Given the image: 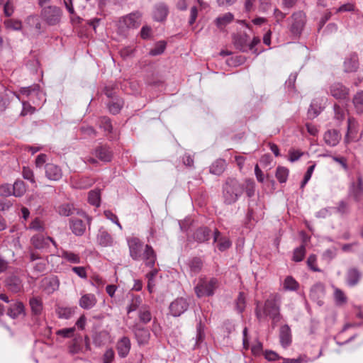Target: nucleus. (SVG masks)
Returning a JSON list of instances; mask_svg holds the SVG:
<instances>
[{
    "mask_svg": "<svg viewBox=\"0 0 363 363\" xmlns=\"http://www.w3.org/2000/svg\"><path fill=\"white\" fill-rule=\"evenodd\" d=\"M153 19L158 22H162L166 20L169 13V8L166 4L160 2L156 4L153 9Z\"/></svg>",
    "mask_w": 363,
    "mask_h": 363,
    "instance_id": "obj_22",
    "label": "nucleus"
},
{
    "mask_svg": "<svg viewBox=\"0 0 363 363\" xmlns=\"http://www.w3.org/2000/svg\"><path fill=\"white\" fill-rule=\"evenodd\" d=\"M91 154L104 163L111 162L113 157V150L108 144L99 143L91 150Z\"/></svg>",
    "mask_w": 363,
    "mask_h": 363,
    "instance_id": "obj_7",
    "label": "nucleus"
},
{
    "mask_svg": "<svg viewBox=\"0 0 363 363\" xmlns=\"http://www.w3.org/2000/svg\"><path fill=\"white\" fill-rule=\"evenodd\" d=\"M189 307V301L185 298L179 297L169 304V311L173 317H179L188 310Z\"/></svg>",
    "mask_w": 363,
    "mask_h": 363,
    "instance_id": "obj_9",
    "label": "nucleus"
},
{
    "mask_svg": "<svg viewBox=\"0 0 363 363\" xmlns=\"http://www.w3.org/2000/svg\"><path fill=\"white\" fill-rule=\"evenodd\" d=\"M289 174L288 168L283 166H278L276 169L275 177L279 183H286Z\"/></svg>",
    "mask_w": 363,
    "mask_h": 363,
    "instance_id": "obj_49",
    "label": "nucleus"
},
{
    "mask_svg": "<svg viewBox=\"0 0 363 363\" xmlns=\"http://www.w3.org/2000/svg\"><path fill=\"white\" fill-rule=\"evenodd\" d=\"M60 252L61 254L59 256L69 263L79 264L81 262V257L78 253L64 249H61Z\"/></svg>",
    "mask_w": 363,
    "mask_h": 363,
    "instance_id": "obj_37",
    "label": "nucleus"
},
{
    "mask_svg": "<svg viewBox=\"0 0 363 363\" xmlns=\"http://www.w3.org/2000/svg\"><path fill=\"white\" fill-rule=\"evenodd\" d=\"M329 94L337 100H347L350 89L342 83L335 82L329 86Z\"/></svg>",
    "mask_w": 363,
    "mask_h": 363,
    "instance_id": "obj_10",
    "label": "nucleus"
},
{
    "mask_svg": "<svg viewBox=\"0 0 363 363\" xmlns=\"http://www.w3.org/2000/svg\"><path fill=\"white\" fill-rule=\"evenodd\" d=\"M96 238L98 243L102 247L111 246L113 242L112 236L104 228L99 230Z\"/></svg>",
    "mask_w": 363,
    "mask_h": 363,
    "instance_id": "obj_32",
    "label": "nucleus"
},
{
    "mask_svg": "<svg viewBox=\"0 0 363 363\" xmlns=\"http://www.w3.org/2000/svg\"><path fill=\"white\" fill-rule=\"evenodd\" d=\"M167 43L165 41L161 40L157 42L155 47L150 50L149 54L151 56H157L162 54L166 49Z\"/></svg>",
    "mask_w": 363,
    "mask_h": 363,
    "instance_id": "obj_56",
    "label": "nucleus"
},
{
    "mask_svg": "<svg viewBox=\"0 0 363 363\" xmlns=\"http://www.w3.org/2000/svg\"><path fill=\"white\" fill-rule=\"evenodd\" d=\"M45 177L51 181H59L62 177L61 167L53 163H47L45 165Z\"/></svg>",
    "mask_w": 363,
    "mask_h": 363,
    "instance_id": "obj_17",
    "label": "nucleus"
},
{
    "mask_svg": "<svg viewBox=\"0 0 363 363\" xmlns=\"http://www.w3.org/2000/svg\"><path fill=\"white\" fill-rule=\"evenodd\" d=\"M362 274L357 267H350L345 274L346 284L350 287L357 286L362 279Z\"/></svg>",
    "mask_w": 363,
    "mask_h": 363,
    "instance_id": "obj_16",
    "label": "nucleus"
},
{
    "mask_svg": "<svg viewBox=\"0 0 363 363\" xmlns=\"http://www.w3.org/2000/svg\"><path fill=\"white\" fill-rule=\"evenodd\" d=\"M20 93L26 96H30L33 93H38L40 91V86L38 84H33L32 86L21 87L19 90Z\"/></svg>",
    "mask_w": 363,
    "mask_h": 363,
    "instance_id": "obj_61",
    "label": "nucleus"
},
{
    "mask_svg": "<svg viewBox=\"0 0 363 363\" xmlns=\"http://www.w3.org/2000/svg\"><path fill=\"white\" fill-rule=\"evenodd\" d=\"M348 197H351L356 202H359L363 196V179L358 174L357 183L352 182L348 188Z\"/></svg>",
    "mask_w": 363,
    "mask_h": 363,
    "instance_id": "obj_11",
    "label": "nucleus"
},
{
    "mask_svg": "<svg viewBox=\"0 0 363 363\" xmlns=\"http://www.w3.org/2000/svg\"><path fill=\"white\" fill-rule=\"evenodd\" d=\"M29 306L31 310V314L34 318H38L42 313L43 310V301L40 297L33 296L29 300Z\"/></svg>",
    "mask_w": 363,
    "mask_h": 363,
    "instance_id": "obj_26",
    "label": "nucleus"
},
{
    "mask_svg": "<svg viewBox=\"0 0 363 363\" xmlns=\"http://www.w3.org/2000/svg\"><path fill=\"white\" fill-rule=\"evenodd\" d=\"M74 311L68 307H60L57 310V315L60 318L69 319L73 315Z\"/></svg>",
    "mask_w": 363,
    "mask_h": 363,
    "instance_id": "obj_59",
    "label": "nucleus"
},
{
    "mask_svg": "<svg viewBox=\"0 0 363 363\" xmlns=\"http://www.w3.org/2000/svg\"><path fill=\"white\" fill-rule=\"evenodd\" d=\"M82 338L81 336L74 337L68 346L69 352L72 354L79 353L82 349Z\"/></svg>",
    "mask_w": 363,
    "mask_h": 363,
    "instance_id": "obj_50",
    "label": "nucleus"
},
{
    "mask_svg": "<svg viewBox=\"0 0 363 363\" xmlns=\"http://www.w3.org/2000/svg\"><path fill=\"white\" fill-rule=\"evenodd\" d=\"M249 41L250 36L247 33L237 34L233 37V43L235 48L242 52L250 51Z\"/></svg>",
    "mask_w": 363,
    "mask_h": 363,
    "instance_id": "obj_21",
    "label": "nucleus"
},
{
    "mask_svg": "<svg viewBox=\"0 0 363 363\" xmlns=\"http://www.w3.org/2000/svg\"><path fill=\"white\" fill-rule=\"evenodd\" d=\"M5 286L7 289L14 294L21 291L23 284L21 279L17 275H11L5 279Z\"/></svg>",
    "mask_w": 363,
    "mask_h": 363,
    "instance_id": "obj_15",
    "label": "nucleus"
},
{
    "mask_svg": "<svg viewBox=\"0 0 363 363\" xmlns=\"http://www.w3.org/2000/svg\"><path fill=\"white\" fill-rule=\"evenodd\" d=\"M211 235V230L207 226H201L197 228L192 235V238L198 243H204L208 242Z\"/></svg>",
    "mask_w": 363,
    "mask_h": 363,
    "instance_id": "obj_20",
    "label": "nucleus"
},
{
    "mask_svg": "<svg viewBox=\"0 0 363 363\" xmlns=\"http://www.w3.org/2000/svg\"><path fill=\"white\" fill-rule=\"evenodd\" d=\"M116 348L119 357H126L128 355L131 348V342L130 338L127 336H123L118 339L116 345Z\"/></svg>",
    "mask_w": 363,
    "mask_h": 363,
    "instance_id": "obj_19",
    "label": "nucleus"
},
{
    "mask_svg": "<svg viewBox=\"0 0 363 363\" xmlns=\"http://www.w3.org/2000/svg\"><path fill=\"white\" fill-rule=\"evenodd\" d=\"M77 211L72 203H62L58 206L57 212L60 216H69Z\"/></svg>",
    "mask_w": 363,
    "mask_h": 363,
    "instance_id": "obj_47",
    "label": "nucleus"
},
{
    "mask_svg": "<svg viewBox=\"0 0 363 363\" xmlns=\"http://www.w3.org/2000/svg\"><path fill=\"white\" fill-rule=\"evenodd\" d=\"M99 127L105 132L108 140L111 141L115 139L113 136V128L111 119L108 116H101L98 119Z\"/></svg>",
    "mask_w": 363,
    "mask_h": 363,
    "instance_id": "obj_18",
    "label": "nucleus"
},
{
    "mask_svg": "<svg viewBox=\"0 0 363 363\" xmlns=\"http://www.w3.org/2000/svg\"><path fill=\"white\" fill-rule=\"evenodd\" d=\"M325 285L321 282L315 283L310 290V298L313 301L319 302V299L325 295Z\"/></svg>",
    "mask_w": 363,
    "mask_h": 363,
    "instance_id": "obj_35",
    "label": "nucleus"
},
{
    "mask_svg": "<svg viewBox=\"0 0 363 363\" xmlns=\"http://www.w3.org/2000/svg\"><path fill=\"white\" fill-rule=\"evenodd\" d=\"M279 339L281 346L284 348L289 347L291 343V332L288 325L280 328Z\"/></svg>",
    "mask_w": 363,
    "mask_h": 363,
    "instance_id": "obj_30",
    "label": "nucleus"
},
{
    "mask_svg": "<svg viewBox=\"0 0 363 363\" xmlns=\"http://www.w3.org/2000/svg\"><path fill=\"white\" fill-rule=\"evenodd\" d=\"M135 335L139 345L145 344L150 339V334L149 330L145 328H136Z\"/></svg>",
    "mask_w": 363,
    "mask_h": 363,
    "instance_id": "obj_41",
    "label": "nucleus"
},
{
    "mask_svg": "<svg viewBox=\"0 0 363 363\" xmlns=\"http://www.w3.org/2000/svg\"><path fill=\"white\" fill-rule=\"evenodd\" d=\"M109 338V333L102 330L100 331H95L92 334L93 343L97 347L104 345Z\"/></svg>",
    "mask_w": 363,
    "mask_h": 363,
    "instance_id": "obj_33",
    "label": "nucleus"
},
{
    "mask_svg": "<svg viewBox=\"0 0 363 363\" xmlns=\"http://www.w3.org/2000/svg\"><path fill=\"white\" fill-rule=\"evenodd\" d=\"M218 286L219 281L217 278L211 277L209 279H201L198 284L195 286L194 290L199 298L212 296Z\"/></svg>",
    "mask_w": 363,
    "mask_h": 363,
    "instance_id": "obj_6",
    "label": "nucleus"
},
{
    "mask_svg": "<svg viewBox=\"0 0 363 363\" xmlns=\"http://www.w3.org/2000/svg\"><path fill=\"white\" fill-rule=\"evenodd\" d=\"M255 184L253 179H248L245 180V184L244 185V190L248 197H252L255 194Z\"/></svg>",
    "mask_w": 363,
    "mask_h": 363,
    "instance_id": "obj_64",
    "label": "nucleus"
},
{
    "mask_svg": "<svg viewBox=\"0 0 363 363\" xmlns=\"http://www.w3.org/2000/svg\"><path fill=\"white\" fill-rule=\"evenodd\" d=\"M245 296L243 292H240L235 300V308L239 313H242L245 308Z\"/></svg>",
    "mask_w": 363,
    "mask_h": 363,
    "instance_id": "obj_58",
    "label": "nucleus"
},
{
    "mask_svg": "<svg viewBox=\"0 0 363 363\" xmlns=\"http://www.w3.org/2000/svg\"><path fill=\"white\" fill-rule=\"evenodd\" d=\"M130 257L135 261L141 260L142 253L145 249L144 243L136 237L128 239Z\"/></svg>",
    "mask_w": 363,
    "mask_h": 363,
    "instance_id": "obj_8",
    "label": "nucleus"
},
{
    "mask_svg": "<svg viewBox=\"0 0 363 363\" xmlns=\"http://www.w3.org/2000/svg\"><path fill=\"white\" fill-rule=\"evenodd\" d=\"M4 26L6 28L11 29L13 30H21L22 29V22L20 20L9 18L5 20L4 22Z\"/></svg>",
    "mask_w": 363,
    "mask_h": 363,
    "instance_id": "obj_55",
    "label": "nucleus"
},
{
    "mask_svg": "<svg viewBox=\"0 0 363 363\" xmlns=\"http://www.w3.org/2000/svg\"><path fill=\"white\" fill-rule=\"evenodd\" d=\"M244 191V184L236 179L228 178L223 186V198L224 203L231 205L235 203Z\"/></svg>",
    "mask_w": 363,
    "mask_h": 363,
    "instance_id": "obj_2",
    "label": "nucleus"
},
{
    "mask_svg": "<svg viewBox=\"0 0 363 363\" xmlns=\"http://www.w3.org/2000/svg\"><path fill=\"white\" fill-rule=\"evenodd\" d=\"M50 236H45L42 233H37L30 238V243L36 250L50 252L49 250Z\"/></svg>",
    "mask_w": 363,
    "mask_h": 363,
    "instance_id": "obj_13",
    "label": "nucleus"
},
{
    "mask_svg": "<svg viewBox=\"0 0 363 363\" xmlns=\"http://www.w3.org/2000/svg\"><path fill=\"white\" fill-rule=\"evenodd\" d=\"M6 314L13 319L18 318L20 315H25V306L21 301L11 304L7 310Z\"/></svg>",
    "mask_w": 363,
    "mask_h": 363,
    "instance_id": "obj_28",
    "label": "nucleus"
},
{
    "mask_svg": "<svg viewBox=\"0 0 363 363\" xmlns=\"http://www.w3.org/2000/svg\"><path fill=\"white\" fill-rule=\"evenodd\" d=\"M89 203L96 207H99L101 204V191L99 189L91 190L88 195Z\"/></svg>",
    "mask_w": 363,
    "mask_h": 363,
    "instance_id": "obj_52",
    "label": "nucleus"
},
{
    "mask_svg": "<svg viewBox=\"0 0 363 363\" xmlns=\"http://www.w3.org/2000/svg\"><path fill=\"white\" fill-rule=\"evenodd\" d=\"M352 103L357 114L363 113V91H357L353 96Z\"/></svg>",
    "mask_w": 363,
    "mask_h": 363,
    "instance_id": "obj_45",
    "label": "nucleus"
},
{
    "mask_svg": "<svg viewBox=\"0 0 363 363\" xmlns=\"http://www.w3.org/2000/svg\"><path fill=\"white\" fill-rule=\"evenodd\" d=\"M220 235V232L216 228L213 231V242L218 243L217 248L219 251L225 252L231 247L232 242L228 238Z\"/></svg>",
    "mask_w": 363,
    "mask_h": 363,
    "instance_id": "obj_23",
    "label": "nucleus"
},
{
    "mask_svg": "<svg viewBox=\"0 0 363 363\" xmlns=\"http://www.w3.org/2000/svg\"><path fill=\"white\" fill-rule=\"evenodd\" d=\"M13 196L15 197H21L26 191V184L23 181L17 179L12 185Z\"/></svg>",
    "mask_w": 363,
    "mask_h": 363,
    "instance_id": "obj_46",
    "label": "nucleus"
},
{
    "mask_svg": "<svg viewBox=\"0 0 363 363\" xmlns=\"http://www.w3.org/2000/svg\"><path fill=\"white\" fill-rule=\"evenodd\" d=\"M226 162L223 159L216 160L210 167V172L215 175H220L224 172Z\"/></svg>",
    "mask_w": 363,
    "mask_h": 363,
    "instance_id": "obj_43",
    "label": "nucleus"
},
{
    "mask_svg": "<svg viewBox=\"0 0 363 363\" xmlns=\"http://www.w3.org/2000/svg\"><path fill=\"white\" fill-rule=\"evenodd\" d=\"M297 78V73H291L288 79L285 82V86L289 91L294 92L296 91L295 83Z\"/></svg>",
    "mask_w": 363,
    "mask_h": 363,
    "instance_id": "obj_62",
    "label": "nucleus"
},
{
    "mask_svg": "<svg viewBox=\"0 0 363 363\" xmlns=\"http://www.w3.org/2000/svg\"><path fill=\"white\" fill-rule=\"evenodd\" d=\"M233 18L234 16L233 13L228 12L221 16L218 17L215 22L218 28H222L223 27L231 23L233 20Z\"/></svg>",
    "mask_w": 363,
    "mask_h": 363,
    "instance_id": "obj_51",
    "label": "nucleus"
},
{
    "mask_svg": "<svg viewBox=\"0 0 363 363\" xmlns=\"http://www.w3.org/2000/svg\"><path fill=\"white\" fill-rule=\"evenodd\" d=\"M22 176L24 179L29 181L31 184H34L36 186V182L34 177L33 171L28 167H23L22 169Z\"/></svg>",
    "mask_w": 363,
    "mask_h": 363,
    "instance_id": "obj_60",
    "label": "nucleus"
},
{
    "mask_svg": "<svg viewBox=\"0 0 363 363\" xmlns=\"http://www.w3.org/2000/svg\"><path fill=\"white\" fill-rule=\"evenodd\" d=\"M343 71L345 73L356 72L359 67V57L356 52H351L345 58Z\"/></svg>",
    "mask_w": 363,
    "mask_h": 363,
    "instance_id": "obj_12",
    "label": "nucleus"
},
{
    "mask_svg": "<svg viewBox=\"0 0 363 363\" xmlns=\"http://www.w3.org/2000/svg\"><path fill=\"white\" fill-rule=\"evenodd\" d=\"M69 227L72 233L77 236H82L86 230V225L84 221L79 218H71L69 220Z\"/></svg>",
    "mask_w": 363,
    "mask_h": 363,
    "instance_id": "obj_34",
    "label": "nucleus"
},
{
    "mask_svg": "<svg viewBox=\"0 0 363 363\" xmlns=\"http://www.w3.org/2000/svg\"><path fill=\"white\" fill-rule=\"evenodd\" d=\"M11 96H16L20 100L19 96L11 91H5L0 93V112H3L7 108L10 104Z\"/></svg>",
    "mask_w": 363,
    "mask_h": 363,
    "instance_id": "obj_36",
    "label": "nucleus"
},
{
    "mask_svg": "<svg viewBox=\"0 0 363 363\" xmlns=\"http://www.w3.org/2000/svg\"><path fill=\"white\" fill-rule=\"evenodd\" d=\"M281 296L277 293L271 294L265 300L263 306H261L260 302L256 303L255 309V316L259 321L264 318H269L272 320V325L274 327L280 322L282 316L280 313Z\"/></svg>",
    "mask_w": 363,
    "mask_h": 363,
    "instance_id": "obj_1",
    "label": "nucleus"
},
{
    "mask_svg": "<svg viewBox=\"0 0 363 363\" xmlns=\"http://www.w3.org/2000/svg\"><path fill=\"white\" fill-rule=\"evenodd\" d=\"M322 110L323 108L319 101L313 99L311 101L307 112L308 118L310 119L316 118L321 113Z\"/></svg>",
    "mask_w": 363,
    "mask_h": 363,
    "instance_id": "obj_39",
    "label": "nucleus"
},
{
    "mask_svg": "<svg viewBox=\"0 0 363 363\" xmlns=\"http://www.w3.org/2000/svg\"><path fill=\"white\" fill-rule=\"evenodd\" d=\"M289 21H291L289 26L291 35L294 39L299 38L306 23V13L302 11L294 12Z\"/></svg>",
    "mask_w": 363,
    "mask_h": 363,
    "instance_id": "obj_4",
    "label": "nucleus"
},
{
    "mask_svg": "<svg viewBox=\"0 0 363 363\" xmlns=\"http://www.w3.org/2000/svg\"><path fill=\"white\" fill-rule=\"evenodd\" d=\"M145 81L147 85L152 87H160L164 84V81L158 73H152L147 75Z\"/></svg>",
    "mask_w": 363,
    "mask_h": 363,
    "instance_id": "obj_40",
    "label": "nucleus"
},
{
    "mask_svg": "<svg viewBox=\"0 0 363 363\" xmlns=\"http://www.w3.org/2000/svg\"><path fill=\"white\" fill-rule=\"evenodd\" d=\"M27 230H34L39 233H42L45 230V223L40 218L36 217L30 222Z\"/></svg>",
    "mask_w": 363,
    "mask_h": 363,
    "instance_id": "obj_48",
    "label": "nucleus"
},
{
    "mask_svg": "<svg viewBox=\"0 0 363 363\" xmlns=\"http://www.w3.org/2000/svg\"><path fill=\"white\" fill-rule=\"evenodd\" d=\"M95 182L94 179L89 176H82L77 179L74 184L77 188L85 189L91 187Z\"/></svg>",
    "mask_w": 363,
    "mask_h": 363,
    "instance_id": "obj_42",
    "label": "nucleus"
},
{
    "mask_svg": "<svg viewBox=\"0 0 363 363\" xmlns=\"http://www.w3.org/2000/svg\"><path fill=\"white\" fill-rule=\"evenodd\" d=\"M141 260L145 265L149 268H153L157 261V255L152 247L150 245H145V249L142 253Z\"/></svg>",
    "mask_w": 363,
    "mask_h": 363,
    "instance_id": "obj_14",
    "label": "nucleus"
},
{
    "mask_svg": "<svg viewBox=\"0 0 363 363\" xmlns=\"http://www.w3.org/2000/svg\"><path fill=\"white\" fill-rule=\"evenodd\" d=\"M97 303L96 297L93 294H86L79 300V306L84 310L92 308Z\"/></svg>",
    "mask_w": 363,
    "mask_h": 363,
    "instance_id": "obj_27",
    "label": "nucleus"
},
{
    "mask_svg": "<svg viewBox=\"0 0 363 363\" xmlns=\"http://www.w3.org/2000/svg\"><path fill=\"white\" fill-rule=\"evenodd\" d=\"M306 252V246L303 244L295 248L293 252L292 260L296 262H301L305 257Z\"/></svg>",
    "mask_w": 363,
    "mask_h": 363,
    "instance_id": "obj_54",
    "label": "nucleus"
},
{
    "mask_svg": "<svg viewBox=\"0 0 363 363\" xmlns=\"http://www.w3.org/2000/svg\"><path fill=\"white\" fill-rule=\"evenodd\" d=\"M138 318L141 323L147 324L152 320V313L148 305H142L138 310Z\"/></svg>",
    "mask_w": 363,
    "mask_h": 363,
    "instance_id": "obj_38",
    "label": "nucleus"
},
{
    "mask_svg": "<svg viewBox=\"0 0 363 363\" xmlns=\"http://www.w3.org/2000/svg\"><path fill=\"white\" fill-rule=\"evenodd\" d=\"M334 298L337 304H343L347 302V296L340 289L334 288Z\"/></svg>",
    "mask_w": 363,
    "mask_h": 363,
    "instance_id": "obj_63",
    "label": "nucleus"
},
{
    "mask_svg": "<svg viewBox=\"0 0 363 363\" xmlns=\"http://www.w3.org/2000/svg\"><path fill=\"white\" fill-rule=\"evenodd\" d=\"M205 325L199 321L196 325V342L194 346V349H197L201 347V345L204 342L206 335L204 332Z\"/></svg>",
    "mask_w": 363,
    "mask_h": 363,
    "instance_id": "obj_44",
    "label": "nucleus"
},
{
    "mask_svg": "<svg viewBox=\"0 0 363 363\" xmlns=\"http://www.w3.org/2000/svg\"><path fill=\"white\" fill-rule=\"evenodd\" d=\"M141 303V297L138 295L133 296L130 303L127 307L128 313L135 311L137 309L140 308Z\"/></svg>",
    "mask_w": 363,
    "mask_h": 363,
    "instance_id": "obj_57",
    "label": "nucleus"
},
{
    "mask_svg": "<svg viewBox=\"0 0 363 363\" xmlns=\"http://www.w3.org/2000/svg\"><path fill=\"white\" fill-rule=\"evenodd\" d=\"M62 9L54 5L44 6L40 11L42 20L50 26L59 25L62 21Z\"/></svg>",
    "mask_w": 363,
    "mask_h": 363,
    "instance_id": "obj_3",
    "label": "nucleus"
},
{
    "mask_svg": "<svg viewBox=\"0 0 363 363\" xmlns=\"http://www.w3.org/2000/svg\"><path fill=\"white\" fill-rule=\"evenodd\" d=\"M191 277L199 274L203 267V261L200 257H193L186 263Z\"/></svg>",
    "mask_w": 363,
    "mask_h": 363,
    "instance_id": "obj_24",
    "label": "nucleus"
},
{
    "mask_svg": "<svg viewBox=\"0 0 363 363\" xmlns=\"http://www.w3.org/2000/svg\"><path fill=\"white\" fill-rule=\"evenodd\" d=\"M299 288L298 282L291 276H287L284 281V289L286 291H297Z\"/></svg>",
    "mask_w": 363,
    "mask_h": 363,
    "instance_id": "obj_53",
    "label": "nucleus"
},
{
    "mask_svg": "<svg viewBox=\"0 0 363 363\" xmlns=\"http://www.w3.org/2000/svg\"><path fill=\"white\" fill-rule=\"evenodd\" d=\"M124 106V100L119 96L111 99L107 104L110 113L116 115L120 113Z\"/></svg>",
    "mask_w": 363,
    "mask_h": 363,
    "instance_id": "obj_31",
    "label": "nucleus"
},
{
    "mask_svg": "<svg viewBox=\"0 0 363 363\" xmlns=\"http://www.w3.org/2000/svg\"><path fill=\"white\" fill-rule=\"evenodd\" d=\"M323 139L328 145L335 147L339 143L341 135L337 130L331 129L325 133Z\"/></svg>",
    "mask_w": 363,
    "mask_h": 363,
    "instance_id": "obj_25",
    "label": "nucleus"
},
{
    "mask_svg": "<svg viewBox=\"0 0 363 363\" xmlns=\"http://www.w3.org/2000/svg\"><path fill=\"white\" fill-rule=\"evenodd\" d=\"M142 14L140 11H134L121 17L118 21V29L121 34H125L129 29H135L140 26Z\"/></svg>",
    "mask_w": 363,
    "mask_h": 363,
    "instance_id": "obj_5",
    "label": "nucleus"
},
{
    "mask_svg": "<svg viewBox=\"0 0 363 363\" xmlns=\"http://www.w3.org/2000/svg\"><path fill=\"white\" fill-rule=\"evenodd\" d=\"M329 209L333 210L335 213L341 217H346L351 212L350 204L345 200L340 201L335 207H329Z\"/></svg>",
    "mask_w": 363,
    "mask_h": 363,
    "instance_id": "obj_29",
    "label": "nucleus"
}]
</instances>
